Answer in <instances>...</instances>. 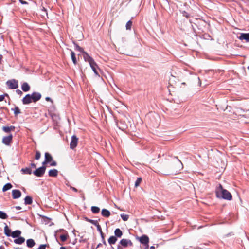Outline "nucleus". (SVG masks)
Returning <instances> with one entry per match:
<instances>
[{"label":"nucleus","instance_id":"obj_1","mask_svg":"<svg viewBox=\"0 0 249 249\" xmlns=\"http://www.w3.org/2000/svg\"><path fill=\"white\" fill-rule=\"evenodd\" d=\"M216 196L219 198H222L228 200L232 199L231 194L227 190L224 189L222 186L219 184L215 191Z\"/></svg>","mask_w":249,"mask_h":249},{"label":"nucleus","instance_id":"obj_2","mask_svg":"<svg viewBox=\"0 0 249 249\" xmlns=\"http://www.w3.org/2000/svg\"><path fill=\"white\" fill-rule=\"evenodd\" d=\"M174 163L175 166L173 167L176 171H179L183 168V164L177 157H174Z\"/></svg>","mask_w":249,"mask_h":249},{"label":"nucleus","instance_id":"obj_3","mask_svg":"<svg viewBox=\"0 0 249 249\" xmlns=\"http://www.w3.org/2000/svg\"><path fill=\"white\" fill-rule=\"evenodd\" d=\"M6 84L10 89H16L18 88V81L15 79L8 80L6 82Z\"/></svg>","mask_w":249,"mask_h":249},{"label":"nucleus","instance_id":"obj_4","mask_svg":"<svg viewBox=\"0 0 249 249\" xmlns=\"http://www.w3.org/2000/svg\"><path fill=\"white\" fill-rule=\"evenodd\" d=\"M46 170V167L44 166H42L37 169H36L35 171L33 172V174L37 177H42L44 174L45 173Z\"/></svg>","mask_w":249,"mask_h":249},{"label":"nucleus","instance_id":"obj_5","mask_svg":"<svg viewBox=\"0 0 249 249\" xmlns=\"http://www.w3.org/2000/svg\"><path fill=\"white\" fill-rule=\"evenodd\" d=\"M31 99L34 103H36L39 101L41 98V94L39 92H34L30 94Z\"/></svg>","mask_w":249,"mask_h":249},{"label":"nucleus","instance_id":"obj_6","mask_svg":"<svg viewBox=\"0 0 249 249\" xmlns=\"http://www.w3.org/2000/svg\"><path fill=\"white\" fill-rule=\"evenodd\" d=\"M78 142V138L76 136L73 135L71 137V141L70 142V148L72 149H73L77 146Z\"/></svg>","mask_w":249,"mask_h":249},{"label":"nucleus","instance_id":"obj_7","mask_svg":"<svg viewBox=\"0 0 249 249\" xmlns=\"http://www.w3.org/2000/svg\"><path fill=\"white\" fill-rule=\"evenodd\" d=\"M120 243L124 247L132 246L133 245V243L131 242V241L127 239H122L120 241Z\"/></svg>","mask_w":249,"mask_h":249},{"label":"nucleus","instance_id":"obj_8","mask_svg":"<svg viewBox=\"0 0 249 249\" xmlns=\"http://www.w3.org/2000/svg\"><path fill=\"white\" fill-rule=\"evenodd\" d=\"M178 76L174 75L173 74H171L169 79V84L171 86L176 84L178 81Z\"/></svg>","mask_w":249,"mask_h":249},{"label":"nucleus","instance_id":"obj_9","mask_svg":"<svg viewBox=\"0 0 249 249\" xmlns=\"http://www.w3.org/2000/svg\"><path fill=\"white\" fill-rule=\"evenodd\" d=\"M138 239L141 243L143 245H148L149 241L148 237L146 235H142L141 237H138Z\"/></svg>","mask_w":249,"mask_h":249},{"label":"nucleus","instance_id":"obj_10","mask_svg":"<svg viewBox=\"0 0 249 249\" xmlns=\"http://www.w3.org/2000/svg\"><path fill=\"white\" fill-rule=\"evenodd\" d=\"M83 57L85 61L88 62L89 64H93L94 62L93 59L86 52H84Z\"/></svg>","mask_w":249,"mask_h":249},{"label":"nucleus","instance_id":"obj_11","mask_svg":"<svg viewBox=\"0 0 249 249\" xmlns=\"http://www.w3.org/2000/svg\"><path fill=\"white\" fill-rule=\"evenodd\" d=\"M12 138L13 136L12 135L4 137L2 139V142L6 145H9L12 141Z\"/></svg>","mask_w":249,"mask_h":249},{"label":"nucleus","instance_id":"obj_12","mask_svg":"<svg viewBox=\"0 0 249 249\" xmlns=\"http://www.w3.org/2000/svg\"><path fill=\"white\" fill-rule=\"evenodd\" d=\"M22 102L24 105L29 104L32 102H33L31 98L30 97V94H27L22 100Z\"/></svg>","mask_w":249,"mask_h":249},{"label":"nucleus","instance_id":"obj_13","mask_svg":"<svg viewBox=\"0 0 249 249\" xmlns=\"http://www.w3.org/2000/svg\"><path fill=\"white\" fill-rule=\"evenodd\" d=\"M12 197L14 199H18L21 196V193L19 190H13L12 192Z\"/></svg>","mask_w":249,"mask_h":249},{"label":"nucleus","instance_id":"obj_14","mask_svg":"<svg viewBox=\"0 0 249 249\" xmlns=\"http://www.w3.org/2000/svg\"><path fill=\"white\" fill-rule=\"evenodd\" d=\"M238 38L240 40H245L246 42H249V33H241Z\"/></svg>","mask_w":249,"mask_h":249},{"label":"nucleus","instance_id":"obj_15","mask_svg":"<svg viewBox=\"0 0 249 249\" xmlns=\"http://www.w3.org/2000/svg\"><path fill=\"white\" fill-rule=\"evenodd\" d=\"M21 89L23 91L27 92L30 90V87L27 82H24L21 85Z\"/></svg>","mask_w":249,"mask_h":249},{"label":"nucleus","instance_id":"obj_16","mask_svg":"<svg viewBox=\"0 0 249 249\" xmlns=\"http://www.w3.org/2000/svg\"><path fill=\"white\" fill-rule=\"evenodd\" d=\"M58 171L56 169H51L49 171V176L50 177H55L58 175Z\"/></svg>","mask_w":249,"mask_h":249},{"label":"nucleus","instance_id":"obj_17","mask_svg":"<svg viewBox=\"0 0 249 249\" xmlns=\"http://www.w3.org/2000/svg\"><path fill=\"white\" fill-rule=\"evenodd\" d=\"M25 238L24 237L19 236L18 238L15 239L14 242L17 244H21L25 242Z\"/></svg>","mask_w":249,"mask_h":249},{"label":"nucleus","instance_id":"obj_18","mask_svg":"<svg viewBox=\"0 0 249 249\" xmlns=\"http://www.w3.org/2000/svg\"><path fill=\"white\" fill-rule=\"evenodd\" d=\"M5 226L4 227V233L7 236H10L11 235V230L8 228V226L5 223Z\"/></svg>","mask_w":249,"mask_h":249},{"label":"nucleus","instance_id":"obj_19","mask_svg":"<svg viewBox=\"0 0 249 249\" xmlns=\"http://www.w3.org/2000/svg\"><path fill=\"white\" fill-rule=\"evenodd\" d=\"M21 232L19 230H16L14 231H13L11 233V236L13 238H18L20 236Z\"/></svg>","mask_w":249,"mask_h":249},{"label":"nucleus","instance_id":"obj_20","mask_svg":"<svg viewBox=\"0 0 249 249\" xmlns=\"http://www.w3.org/2000/svg\"><path fill=\"white\" fill-rule=\"evenodd\" d=\"M102 215L105 217H108L110 215V212L106 209H103L102 210Z\"/></svg>","mask_w":249,"mask_h":249},{"label":"nucleus","instance_id":"obj_21","mask_svg":"<svg viewBox=\"0 0 249 249\" xmlns=\"http://www.w3.org/2000/svg\"><path fill=\"white\" fill-rule=\"evenodd\" d=\"M32 198L30 196H27L24 199V203L25 205H30L32 203Z\"/></svg>","mask_w":249,"mask_h":249},{"label":"nucleus","instance_id":"obj_22","mask_svg":"<svg viewBox=\"0 0 249 249\" xmlns=\"http://www.w3.org/2000/svg\"><path fill=\"white\" fill-rule=\"evenodd\" d=\"M45 160L46 161L49 163L53 160V157L49 153L46 152L45 153Z\"/></svg>","mask_w":249,"mask_h":249},{"label":"nucleus","instance_id":"obj_23","mask_svg":"<svg viewBox=\"0 0 249 249\" xmlns=\"http://www.w3.org/2000/svg\"><path fill=\"white\" fill-rule=\"evenodd\" d=\"M27 246L29 248H32L35 245L34 240L32 239H29L27 240L26 242Z\"/></svg>","mask_w":249,"mask_h":249},{"label":"nucleus","instance_id":"obj_24","mask_svg":"<svg viewBox=\"0 0 249 249\" xmlns=\"http://www.w3.org/2000/svg\"><path fill=\"white\" fill-rule=\"evenodd\" d=\"M90 66L92 69V70H93V71H94V73L96 75H98L99 76V74L96 70V67H97V65L96 64V63L94 62L93 63V64H90Z\"/></svg>","mask_w":249,"mask_h":249},{"label":"nucleus","instance_id":"obj_25","mask_svg":"<svg viewBox=\"0 0 249 249\" xmlns=\"http://www.w3.org/2000/svg\"><path fill=\"white\" fill-rule=\"evenodd\" d=\"M117 240V238L115 236H112L109 238L108 242L109 244L112 245L116 243Z\"/></svg>","mask_w":249,"mask_h":249},{"label":"nucleus","instance_id":"obj_26","mask_svg":"<svg viewBox=\"0 0 249 249\" xmlns=\"http://www.w3.org/2000/svg\"><path fill=\"white\" fill-rule=\"evenodd\" d=\"M114 234H115V236H116L117 237H121L122 236V235H123V232L120 229L117 228V229H115V230L114 231Z\"/></svg>","mask_w":249,"mask_h":249},{"label":"nucleus","instance_id":"obj_27","mask_svg":"<svg viewBox=\"0 0 249 249\" xmlns=\"http://www.w3.org/2000/svg\"><path fill=\"white\" fill-rule=\"evenodd\" d=\"M21 171L24 174L30 175L32 174V170L30 168H22Z\"/></svg>","mask_w":249,"mask_h":249},{"label":"nucleus","instance_id":"obj_28","mask_svg":"<svg viewBox=\"0 0 249 249\" xmlns=\"http://www.w3.org/2000/svg\"><path fill=\"white\" fill-rule=\"evenodd\" d=\"M12 187V185L10 183H6L2 188V191L3 192H5L9 189H10Z\"/></svg>","mask_w":249,"mask_h":249},{"label":"nucleus","instance_id":"obj_29","mask_svg":"<svg viewBox=\"0 0 249 249\" xmlns=\"http://www.w3.org/2000/svg\"><path fill=\"white\" fill-rule=\"evenodd\" d=\"M91 210L93 213H98L100 212V208L97 206H92Z\"/></svg>","mask_w":249,"mask_h":249},{"label":"nucleus","instance_id":"obj_30","mask_svg":"<svg viewBox=\"0 0 249 249\" xmlns=\"http://www.w3.org/2000/svg\"><path fill=\"white\" fill-rule=\"evenodd\" d=\"M74 45L75 49L76 51H78L80 53H84V52H85L84 51L83 49L81 47H80L79 46H78L77 44L74 43Z\"/></svg>","mask_w":249,"mask_h":249},{"label":"nucleus","instance_id":"obj_31","mask_svg":"<svg viewBox=\"0 0 249 249\" xmlns=\"http://www.w3.org/2000/svg\"><path fill=\"white\" fill-rule=\"evenodd\" d=\"M8 217L7 214L3 211H0V218L5 219Z\"/></svg>","mask_w":249,"mask_h":249},{"label":"nucleus","instance_id":"obj_32","mask_svg":"<svg viewBox=\"0 0 249 249\" xmlns=\"http://www.w3.org/2000/svg\"><path fill=\"white\" fill-rule=\"evenodd\" d=\"M71 57L73 63L75 65L77 63L76 58L74 53L73 51H71Z\"/></svg>","mask_w":249,"mask_h":249},{"label":"nucleus","instance_id":"obj_33","mask_svg":"<svg viewBox=\"0 0 249 249\" xmlns=\"http://www.w3.org/2000/svg\"><path fill=\"white\" fill-rule=\"evenodd\" d=\"M121 217L124 221H127L129 218L128 215L124 214V213L121 214Z\"/></svg>","mask_w":249,"mask_h":249},{"label":"nucleus","instance_id":"obj_34","mask_svg":"<svg viewBox=\"0 0 249 249\" xmlns=\"http://www.w3.org/2000/svg\"><path fill=\"white\" fill-rule=\"evenodd\" d=\"M132 25V22L131 20H129L126 24V29L127 30H130L131 28V26Z\"/></svg>","mask_w":249,"mask_h":249},{"label":"nucleus","instance_id":"obj_35","mask_svg":"<svg viewBox=\"0 0 249 249\" xmlns=\"http://www.w3.org/2000/svg\"><path fill=\"white\" fill-rule=\"evenodd\" d=\"M142 180V179L141 178H138L136 181H135V186L136 187H138V186H139L140 183L141 182Z\"/></svg>","mask_w":249,"mask_h":249},{"label":"nucleus","instance_id":"obj_36","mask_svg":"<svg viewBox=\"0 0 249 249\" xmlns=\"http://www.w3.org/2000/svg\"><path fill=\"white\" fill-rule=\"evenodd\" d=\"M87 221L95 226H96L98 224V221L97 220H94L89 219L87 218Z\"/></svg>","mask_w":249,"mask_h":249},{"label":"nucleus","instance_id":"obj_37","mask_svg":"<svg viewBox=\"0 0 249 249\" xmlns=\"http://www.w3.org/2000/svg\"><path fill=\"white\" fill-rule=\"evenodd\" d=\"M14 114L16 115L20 113V109H19V108L18 107H15L14 109Z\"/></svg>","mask_w":249,"mask_h":249},{"label":"nucleus","instance_id":"obj_38","mask_svg":"<svg viewBox=\"0 0 249 249\" xmlns=\"http://www.w3.org/2000/svg\"><path fill=\"white\" fill-rule=\"evenodd\" d=\"M41 156V154L39 151H36V155H35V159L36 160H38L40 159Z\"/></svg>","mask_w":249,"mask_h":249},{"label":"nucleus","instance_id":"obj_39","mask_svg":"<svg viewBox=\"0 0 249 249\" xmlns=\"http://www.w3.org/2000/svg\"><path fill=\"white\" fill-rule=\"evenodd\" d=\"M60 237L62 242H65L67 239V236L64 234L61 235Z\"/></svg>","mask_w":249,"mask_h":249},{"label":"nucleus","instance_id":"obj_40","mask_svg":"<svg viewBox=\"0 0 249 249\" xmlns=\"http://www.w3.org/2000/svg\"><path fill=\"white\" fill-rule=\"evenodd\" d=\"M2 129L4 132L6 133H8L10 131V129H9V126H4L3 127Z\"/></svg>","mask_w":249,"mask_h":249},{"label":"nucleus","instance_id":"obj_41","mask_svg":"<svg viewBox=\"0 0 249 249\" xmlns=\"http://www.w3.org/2000/svg\"><path fill=\"white\" fill-rule=\"evenodd\" d=\"M5 96H8L7 94H5L4 95H0V102H2L4 100Z\"/></svg>","mask_w":249,"mask_h":249},{"label":"nucleus","instance_id":"obj_42","mask_svg":"<svg viewBox=\"0 0 249 249\" xmlns=\"http://www.w3.org/2000/svg\"><path fill=\"white\" fill-rule=\"evenodd\" d=\"M96 227L97 228V230L100 232V233H102V228H101V226L99 224H98L96 225Z\"/></svg>","mask_w":249,"mask_h":249},{"label":"nucleus","instance_id":"obj_43","mask_svg":"<svg viewBox=\"0 0 249 249\" xmlns=\"http://www.w3.org/2000/svg\"><path fill=\"white\" fill-rule=\"evenodd\" d=\"M46 246V244H42L40 245V246L37 249H45Z\"/></svg>","mask_w":249,"mask_h":249},{"label":"nucleus","instance_id":"obj_44","mask_svg":"<svg viewBox=\"0 0 249 249\" xmlns=\"http://www.w3.org/2000/svg\"><path fill=\"white\" fill-rule=\"evenodd\" d=\"M56 165L57 163L55 161H53L50 164V165L52 166H55Z\"/></svg>","mask_w":249,"mask_h":249},{"label":"nucleus","instance_id":"obj_45","mask_svg":"<svg viewBox=\"0 0 249 249\" xmlns=\"http://www.w3.org/2000/svg\"><path fill=\"white\" fill-rule=\"evenodd\" d=\"M16 92L18 94L20 95H21L23 94L22 92L19 89L16 90Z\"/></svg>","mask_w":249,"mask_h":249},{"label":"nucleus","instance_id":"obj_46","mask_svg":"<svg viewBox=\"0 0 249 249\" xmlns=\"http://www.w3.org/2000/svg\"><path fill=\"white\" fill-rule=\"evenodd\" d=\"M100 234H101V237L102 238V240H103V243L104 244H106V241H105V239H104V236L103 232H102V233H100Z\"/></svg>","mask_w":249,"mask_h":249},{"label":"nucleus","instance_id":"obj_47","mask_svg":"<svg viewBox=\"0 0 249 249\" xmlns=\"http://www.w3.org/2000/svg\"><path fill=\"white\" fill-rule=\"evenodd\" d=\"M19 1H20V2L22 4H28V2L23 0H19Z\"/></svg>","mask_w":249,"mask_h":249},{"label":"nucleus","instance_id":"obj_48","mask_svg":"<svg viewBox=\"0 0 249 249\" xmlns=\"http://www.w3.org/2000/svg\"><path fill=\"white\" fill-rule=\"evenodd\" d=\"M70 188L74 192H77V189L71 186Z\"/></svg>","mask_w":249,"mask_h":249},{"label":"nucleus","instance_id":"obj_49","mask_svg":"<svg viewBox=\"0 0 249 249\" xmlns=\"http://www.w3.org/2000/svg\"><path fill=\"white\" fill-rule=\"evenodd\" d=\"M31 167L34 168H36V165L35 163H32L31 164Z\"/></svg>","mask_w":249,"mask_h":249},{"label":"nucleus","instance_id":"obj_50","mask_svg":"<svg viewBox=\"0 0 249 249\" xmlns=\"http://www.w3.org/2000/svg\"><path fill=\"white\" fill-rule=\"evenodd\" d=\"M9 129H10V131L14 130L15 129V126H9Z\"/></svg>","mask_w":249,"mask_h":249},{"label":"nucleus","instance_id":"obj_51","mask_svg":"<svg viewBox=\"0 0 249 249\" xmlns=\"http://www.w3.org/2000/svg\"><path fill=\"white\" fill-rule=\"evenodd\" d=\"M45 100H46L47 101H52L50 97H46Z\"/></svg>","mask_w":249,"mask_h":249},{"label":"nucleus","instance_id":"obj_52","mask_svg":"<svg viewBox=\"0 0 249 249\" xmlns=\"http://www.w3.org/2000/svg\"><path fill=\"white\" fill-rule=\"evenodd\" d=\"M15 208H16L17 210H20V209H21V207H20V206H16V207H15Z\"/></svg>","mask_w":249,"mask_h":249},{"label":"nucleus","instance_id":"obj_53","mask_svg":"<svg viewBox=\"0 0 249 249\" xmlns=\"http://www.w3.org/2000/svg\"><path fill=\"white\" fill-rule=\"evenodd\" d=\"M47 163H48V162L46 161V160H45L42 162L43 166H44L45 164Z\"/></svg>","mask_w":249,"mask_h":249},{"label":"nucleus","instance_id":"obj_54","mask_svg":"<svg viewBox=\"0 0 249 249\" xmlns=\"http://www.w3.org/2000/svg\"><path fill=\"white\" fill-rule=\"evenodd\" d=\"M184 16H185L186 18H188L189 17V15H188V14L186 12H185V13L184 14Z\"/></svg>","mask_w":249,"mask_h":249},{"label":"nucleus","instance_id":"obj_55","mask_svg":"<svg viewBox=\"0 0 249 249\" xmlns=\"http://www.w3.org/2000/svg\"><path fill=\"white\" fill-rule=\"evenodd\" d=\"M155 246H152L150 247V249H155Z\"/></svg>","mask_w":249,"mask_h":249},{"label":"nucleus","instance_id":"obj_56","mask_svg":"<svg viewBox=\"0 0 249 249\" xmlns=\"http://www.w3.org/2000/svg\"><path fill=\"white\" fill-rule=\"evenodd\" d=\"M2 58V56L1 55H0V63H1V60Z\"/></svg>","mask_w":249,"mask_h":249},{"label":"nucleus","instance_id":"obj_57","mask_svg":"<svg viewBox=\"0 0 249 249\" xmlns=\"http://www.w3.org/2000/svg\"><path fill=\"white\" fill-rule=\"evenodd\" d=\"M60 249H66V248L65 247H60Z\"/></svg>","mask_w":249,"mask_h":249},{"label":"nucleus","instance_id":"obj_58","mask_svg":"<svg viewBox=\"0 0 249 249\" xmlns=\"http://www.w3.org/2000/svg\"><path fill=\"white\" fill-rule=\"evenodd\" d=\"M100 245H101V244H100H100H99L97 245V248L99 247Z\"/></svg>","mask_w":249,"mask_h":249},{"label":"nucleus","instance_id":"obj_59","mask_svg":"<svg viewBox=\"0 0 249 249\" xmlns=\"http://www.w3.org/2000/svg\"><path fill=\"white\" fill-rule=\"evenodd\" d=\"M0 249H4L3 247H0Z\"/></svg>","mask_w":249,"mask_h":249},{"label":"nucleus","instance_id":"obj_60","mask_svg":"<svg viewBox=\"0 0 249 249\" xmlns=\"http://www.w3.org/2000/svg\"><path fill=\"white\" fill-rule=\"evenodd\" d=\"M182 84L183 85L185 84V83H182Z\"/></svg>","mask_w":249,"mask_h":249}]
</instances>
